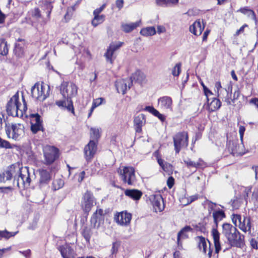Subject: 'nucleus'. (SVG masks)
<instances>
[{"mask_svg": "<svg viewBox=\"0 0 258 258\" xmlns=\"http://www.w3.org/2000/svg\"><path fill=\"white\" fill-rule=\"evenodd\" d=\"M247 217H244L243 219V221H240V223H238L237 225L238 227L243 232H246L247 231L246 226V220H247Z\"/></svg>", "mask_w": 258, "mask_h": 258, "instance_id": "50", "label": "nucleus"}, {"mask_svg": "<svg viewBox=\"0 0 258 258\" xmlns=\"http://www.w3.org/2000/svg\"><path fill=\"white\" fill-rule=\"evenodd\" d=\"M250 243L253 248L257 249V242L254 239H251Z\"/></svg>", "mask_w": 258, "mask_h": 258, "instance_id": "62", "label": "nucleus"}, {"mask_svg": "<svg viewBox=\"0 0 258 258\" xmlns=\"http://www.w3.org/2000/svg\"><path fill=\"white\" fill-rule=\"evenodd\" d=\"M23 105L19 102V94H15L10 99L7 105V112L9 115L13 116H22L27 110L26 102L23 97Z\"/></svg>", "mask_w": 258, "mask_h": 258, "instance_id": "2", "label": "nucleus"}, {"mask_svg": "<svg viewBox=\"0 0 258 258\" xmlns=\"http://www.w3.org/2000/svg\"><path fill=\"white\" fill-rule=\"evenodd\" d=\"M221 105V103L219 99L214 98L212 101L209 104V109L211 111H214L218 109Z\"/></svg>", "mask_w": 258, "mask_h": 258, "instance_id": "34", "label": "nucleus"}, {"mask_svg": "<svg viewBox=\"0 0 258 258\" xmlns=\"http://www.w3.org/2000/svg\"><path fill=\"white\" fill-rule=\"evenodd\" d=\"M24 127L20 123L12 124L11 125L6 123L5 131L8 138L15 141L19 140L24 134Z\"/></svg>", "mask_w": 258, "mask_h": 258, "instance_id": "5", "label": "nucleus"}, {"mask_svg": "<svg viewBox=\"0 0 258 258\" xmlns=\"http://www.w3.org/2000/svg\"><path fill=\"white\" fill-rule=\"evenodd\" d=\"M54 171V170H51L50 171V174H49L48 171H47L46 170H42L40 171V173L42 177H51L52 176H54V174H53Z\"/></svg>", "mask_w": 258, "mask_h": 258, "instance_id": "52", "label": "nucleus"}, {"mask_svg": "<svg viewBox=\"0 0 258 258\" xmlns=\"http://www.w3.org/2000/svg\"><path fill=\"white\" fill-rule=\"evenodd\" d=\"M118 247H119V244L117 242H113L111 250L112 254H115L117 252Z\"/></svg>", "mask_w": 258, "mask_h": 258, "instance_id": "56", "label": "nucleus"}, {"mask_svg": "<svg viewBox=\"0 0 258 258\" xmlns=\"http://www.w3.org/2000/svg\"><path fill=\"white\" fill-rule=\"evenodd\" d=\"M90 222L92 226L95 228H98L101 224L104 222L103 211L102 209H99L94 213L91 217Z\"/></svg>", "mask_w": 258, "mask_h": 258, "instance_id": "15", "label": "nucleus"}, {"mask_svg": "<svg viewBox=\"0 0 258 258\" xmlns=\"http://www.w3.org/2000/svg\"><path fill=\"white\" fill-rule=\"evenodd\" d=\"M245 130V128L244 126H241V125L240 126L239 128V133L240 138L241 140L243 138V136Z\"/></svg>", "mask_w": 258, "mask_h": 258, "instance_id": "63", "label": "nucleus"}, {"mask_svg": "<svg viewBox=\"0 0 258 258\" xmlns=\"http://www.w3.org/2000/svg\"><path fill=\"white\" fill-rule=\"evenodd\" d=\"M158 105L163 110H172V100L169 96H163L158 99Z\"/></svg>", "mask_w": 258, "mask_h": 258, "instance_id": "21", "label": "nucleus"}, {"mask_svg": "<svg viewBox=\"0 0 258 258\" xmlns=\"http://www.w3.org/2000/svg\"><path fill=\"white\" fill-rule=\"evenodd\" d=\"M215 88L216 89V91H217V94H218V96L219 97H221V96H220L221 95H220V93L219 92L220 90L222 88L221 85V83L220 82H217L215 83Z\"/></svg>", "mask_w": 258, "mask_h": 258, "instance_id": "59", "label": "nucleus"}, {"mask_svg": "<svg viewBox=\"0 0 258 258\" xmlns=\"http://www.w3.org/2000/svg\"><path fill=\"white\" fill-rule=\"evenodd\" d=\"M226 147L229 153L234 156L241 155L244 154L240 149V147L238 144L237 141H228Z\"/></svg>", "mask_w": 258, "mask_h": 258, "instance_id": "18", "label": "nucleus"}, {"mask_svg": "<svg viewBox=\"0 0 258 258\" xmlns=\"http://www.w3.org/2000/svg\"><path fill=\"white\" fill-rule=\"evenodd\" d=\"M0 147L5 149H12V146L7 141L5 140L0 137Z\"/></svg>", "mask_w": 258, "mask_h": 258, "instance_id": "47", "label": "nucleus"}, {"mask_svg": "<svg viewBox=\"0 0 258 258\" xmlns=\"http://www.w3.org/2000/svg\"><path fill=\"white\" fill-rule=\"evenodd\" d=\"M145 110L152 113L153 115L157 117L160 120L162 121L165 120V117L153 106H146L145 108Z\"/></svg>", "mask_w": 258, "mask_h": 258, "instance_id": "32", "label": "nucleus"}, {"mask_svg": "<svg viewBox=\"0 0 258 258\" xmlns=\"http://www.w3.org/2000/svg\"><path fill=\"white\" fill-rule=\"evenodd\" d=\"M251 199L254 202L258 201V188L255 187L254 188Z\"/></svg>", "mask_w": 258, "mask_h": 258, "instance_id": "55", "label": "nucleus"}, {"mask_svg": "<svg viewBox=\"0 0 258 258\" xmlns=\"http://www.w3.org/2000/svg\"><path fill=\"white\" fill-rule=\"evenodd\" d=\"M97 151V144L93 140H90L84 148V154L87 161L91 160Z\"/></svg>", "mask_w": 258, "mask_h": 258, "instance_id": "14", "label": "nucleus"}, {"mask_svg": "<svg viewBox=\"0 0 258 258\" xmlns=\"http://www.w3.org/2000/svg\"><path fill=\"white\" fill-rule=\"evenodd\" d=\"M242 220V218L240 215L238 214H233L232 221L234 224L235 227L237 226V223H240V221Z\"/></svg>", "mask_w": 258, "mask_h": 258, "instance_id": "49", "label": "nucleus"}, {"mask_svg": "<svg viewBox=\"0 0 258 258\" xmlns=\"http://www.w3.org/2000/svg\"><path fill=\"white\" fill-rule=\"evenodd\" d=\"M231 202L232 203L231 205L232 208L235 209H238L241 203L240 200L238 199L234 200L233 201H231Z\"/></svg>", "mask_w": 258, "mask_h": 258, "instance_id": "54", "label": "nucleus"}, {"mask_svg": "<svg viewBox=\"0 0 258 258\" xmlns=\"http://www.w3.org/2000/svg\"><path fill=\"white\" fill-rule=\"evenodd\" d=\"M15 54L18 57H21L23 56L24 51L23 49L20 44L16 43L15 48L14 49Z\"/></svg>", "mask_w": 258, "mask_h": 258, "instance_id": "41", "label": "nucleus"}, {"mask_svg": "<svg viewBox=\"0 0 258 258\" xmlns=\"http://www.w3.org/2000/svg\"><path fill=\"white\" fill-rule=\"evenodd\" d=\"M114 51L110 49V48L108 47L107 49L106 52L105 53L104 56H105L107 61H109L110 63H112V57L114 54Z\"/></svg>", "mask_w": 258, "mask_h": 258, "instance_id": "44", "label": "nucleus"}, {"mask_svg": "<svg viewBox=\"0 0 258 258\" xmlns=\"http://www.w3.org/2000/svg\"><path fill=\"white\" fill-rule=\"evenodd\" d=\"M128 79H131L132 84H133V81L142 83L145 79V76L141 72L138 71L134 73L131 78Z\"/></svg>", "mask_w": 258, "mask_h": 258, "instance_id": "31", "label": "nucleus"}, {"mask_svg": "<svg viewBox=\"0 0 258 258\" xmlns=\"http://www.w3.org/2000/svg\"><path fill=\"white\" fill-rule=\"evenodd\" d=\"M92 234V231L90 228L87 226L84 227L82 232V235L88 243L90 242Z\"/></svg>", "mask_w": 258, "mask_h": 258, "instance_id": "37", "label": "nucleus"}, {"mask_svg": "<svg viewBox=\"0 0 258 258\" xmlns=\"http://www.w3.org/2000/svg\"><path fill=\"white\" fill-rule=\"evenodd\" d=\"M141 23V20L131 23H122L121 24V29L125 33H130L139 27Z\"/></svg>", "mask_w": 258, "mask_h": 258, "instance_id": "25", "label": "nucleus"}, {"mask_svg": "<svg viewBox=\"0 0 258 258\" xmlns=\"http://www.w3.org/2000/svg\"><path fill=\"white\" fill-rule=\"evenodd\" d=\"M103 100V99L102 98H98L95 100H94L92 105L94 106V107H96L100 105Z\"/></svg>", "mask_w": 258, "mask_h": 258, "instance_id": "58", "label": "nucleus"}, {"mask_svg": "<svg viewBox=\"0 0 258 258\" xmlns=\"http://www.w3.org/2000/svg\"><path fill=\"white\" fill-rule=\"evenodd\" d=\"M184 162L189 168H203L205 166V163L200 159L197 162H194L190 159L187 158L184 160Z\"/></svg>", "mask_w": 258, "mask_h": 258, "instance_id": "28", "label": "nucleus"}, {"mask_svg": "<svg viewBox=\"0 0 258 258\" xmlns=\"http://www.w3.org/2000/svg\"><path fill=\"white\" fill-rule=\"evenodd\" d=\"M174 184V178H167V185L168 187L170 189Z\"/></svg>", "mask_w": 258, "mask_h": 258, "instance_id": "60", "label": "nucleus"}, {"mask_svg": "<svg viewBox=\"0 0 258 258\" xmlns=\"http://www.w3.org/2000/svg\"><path fill=\"white\" fill-rule=\"evenodd\" d=\"M205 26L202 25L200 20L196 21L189 27V31L195 35H200L204 29Z\"/></svg>", "mask_w": 258, "mask_h": 258, "instance_id": "24", "label": "nucleus"}, {"mask_svg": "<svg viewBox=\"0 0 258 258\" xmlns=\"http://www.w3.org/2000/svg\"><path fill=\"white\" fill-rule=\"evenodd\" d=\"M123 43L121 42H118L116 43H111L109 47L114 52L121 46Z\"/></svg>", "mask_w": 258, "mask_h": 258, "instance_id": "51", "label": "nucleus"}, {"mask_svg": "<svg viewBox=\"0 0 258 258\" xmlns=\"http://www.w3.org/2000/svg\"><path fill=\"white\" fill-rule=\"evenodd\" d=\"M196 240L198 242V247L199 249L201 250H202L204 253L206 254L207 253V240L208 241L209 244V247L208 249V255L210 258L212 256V250L211 248V243L208 240L206 239L204 237L202 236H198L196 237Z\"/></svg>", "mask_w": 258, "mask_h": 258, "instance_id": "17", "label": "nucleus"}, {"mask_svg": "<svg viewBox=\"0 0 258 258\" xmlns=\"http://www.w3.org/2000/svg\"><path fill=\"white\" fill-rule=\"evenodd\" d=\"M124 194L135 201L140 200L142 196V191L136 189H126Z\"/></svg>", "mask_w": 258, "mask_h": 258, "instance_id": "26", "label": "nucleus"}, {"mask_svg": "<svg viewBox=\"0 0 258 258\" xmlns=\"http://www.w3.org/2000/svg\"><path fill=\"white\" fill-rule=\"evenodd\" d=\"M52 8L53 6L51 3L45 0L43 2V5L42 6L43 14H41L40 10L38 8H35L32 11V16L37 19L43 18V23L45 24L49 20Z\"/></svg>", "mask_w": 258, "mask_h": 258, "instance_id": "4", "label": "nucleus"}, {"mask_svg": "<svg viewBox=\"0 0 258 258\" xmlns=\"http://www.w3.org/2000/svg\"><path fill=\"white\" fill-rule=\"evenodd\" d=\"M131 79L128 78L117 80L115 83L116 90L118 93L124 94L132 86Z\"/></svg>", "mask_w": 258, "mask_h": 258, "instance_id": "13", "label": "nucleus"}, {"mask_svg": "<svg viewBox=\"0 0 258 258\" xmlns=\"http://www.w3.org/2000/svg\"><path fill=\"white\" fill-rule=\"evenodd\" d=\"M213 217L214 223L216 225V228L212 229V235L214 240L215 251L216 253L218 254L221 250V247L220 242V233L217 230V228L218 227V222L225 217V214L223 211L219 210L213 213Z\"/></svg>", "mask_w": 258, "mask_h": 258, "instance_id": "3", "label": "nucleus"}, {"mask_svg": "<svg viewBox=\"0 0 258 258\" xmlns=\"http://www.w3.org/2000/svg\"><path fill=\"white\" fill-rule=\"evenodd\" d=\"M123 0H116L115 2L116 6L119 10H120L123 7Z\"/></svg>", "mask_w": 258, "mask_h": 258, "instance_id": "61", "label": "nucleus"}, {"mask_svg": "<svg viewBox=\"0 0 258 258\" xmlns=\"http://www.w3.org/2000/svg\"><path fill=\"white\" fill-rule=\"evenodd\" d=\"M63 100L56 101L55 104L59 107L64 109H67L69 111L74 113V109L73 104V101L69 98H63Z\"/></svg>", "mask_w": 258, "mask_h": 258, "instance_id": "22", "label": "nucleus"}, {"mask_svg": "<svg viewBox=\"0 0 258 258\" xmlns=\"http://www.w3.org/2000/svg\"><path fill=\"white\" fill-rule=\"evenodd\" d=\"M94 18L92 20V24L94 27H96L102 23L105 20V16L104 15H94Z\"/></svg>", "mask_w": 258, "mask_h": 258, "instance_id": "36", "label": "nucleus"}, {"mask_svg": "<svg viewBox=\"0 0 258 258\" xmlns=\"http://www.w3.org/2000/svg\"><path fill=\"white\" fill-rule=\"evenodd\" d=\"M132 217V214L125 211L116 213L114 219L118 225L127 226L130 224Z\"/></svg>", "mask_w": 258, "mask_h": 258, "instance_id": "11", "label": "nucleus"}, {"mask_svg": "<svg viewBox=\"0 0 258 258\" xmlns=\"http://www.w3.org/2000/svg\"><path fill=\"white\" fill-rule=\"evenodd\" d=\"M78 88L72 82L63 81L60 86V92L63 98L71 99L77 94Z\"/></svg>", "mask_w": 258, "mask_h": 258, "instance_id": "6", "label": "nucleus"}, {"mask_svg": "<svg viewBox=\"0 0 258 258\" xmlns=\"http://www.w3.org/2000/svg\"><path fill=\"white\" fill-rule=\"evenodd\" d=\"M192 230V228L190 226L186 225L182 228L178 233H180L181 232V233L180 235V238H187L188 237V235L186 234L187 232H190Z\"/></svg>", "mask_w": 258, "mask_h": 258, "instance_id": "40", "label": "nucleus"}, {"mask_svg": "<svg viewBox=\"0 0 258 258\" xmlns=\"http://www.w3.org/2000/svg\"><path fill=\"white\" fill-rule=\"evenodd\" d=\"M198 199V195H193L189 197L187 204H190Z\"/></svg>", "mask_w": 258, "mask_h": 258, "instance_id": "64", "label": "nucleus"}, {"mask_svg": "<svg viewBox=\"0 0 258 258\" xmlns=\"http://www.w3.org/2000/svg\"><path fill=\"white\" fill-rule=\"evenodd\" d=\"M58 250L63 258H76L77 255L74 249L68 244L59 246Z\"/></svg>", "mask_w": 258, "mask_h": 258, "instance_id": "16", "label": "nucleus"}, {"mask_svg": "<svg viewBox=\"0 0 258 258\" xmlns=\"http://www.w3.org/2000/svg\"><path fill=\"white\" fill-rule=\"evenodd\" d=\"M157 161L162 169L166 172L168 175L172 173L173 168L171 164L165 162L161 158H158Z\"/></svg>", "mask_w": 258, "mask_h": 258, "instance_id": "27", "label": "nucleus"}, {"mask_svg": "<svg viewBox=\"0 0 258 258\" xmlns=\"http://www.w3.org/2000/svg\"><path fill=\"white\" fill-rule=\"evenodd\" d=\"M90 136L92 139L97 140L100 137L99 129L93 127L91 128Z\"/></svg>", "mask_w": 258, "mask_h": 258, "instance_id": "43", "label": "nucleus"}, {"mask_svg": "<svg viewBox=\"0 0 258 258\" xmlns=\"http://www.w3.org/2000/svg\"><path fill=\"white\" fill-rule=\"evenodd\" d=\"M46 164H52L58 157V149L55 147L47 146L44 150Z\"/></svg>", "mask_w": 258, "mask_h": 258, "instance_id": "9", "label": "nucleus"}, {"mask_svg": "<svg viewBox=\"0 0 258 258\" xmlns=\"http://www.w3.org/2000/svg\"><path fill=\"white\" fill-rule=\"evenodd\" d=\"M152 205L156 212H162L164 209V204L162 196L161 195L154 196Z\"/></svg>", "mask_w": 258, "mask_h": 258, "instance_id": "23", "label": "nucleus"}, {"mask_svg": "<svg viewBox=\"0 0 258 258\" xmlns=\"http://www.w3.org/2000/svg\"><path fill=\"white\" fill-rule=\"evenodd\" d=\"M237 12H240L242 14L246 15L248 18L253 20L255 21V22H256L257 19L254 12L253 10L248 9V7H245L241 8L239 9Z\"/></svg>", "mask_w": 258, "mask_h": 258, "instance_id": "30", "label": "nucleus"}, {"mask_svg": "<svg viewBox=\"0 0 258 258\" xmlns=\"http://www.w3.org/2000/svg\"><path fill=\"white\" fill-rule=\"evenodd\" d=\"M64 181L61 178H54L52 182V188L54 190H58L64 185Z\"/></svg>", "mask_w": 258, "mask_h": 258, "instance_id": "39", "label": "nucleus"}, {"mask_svg": "<svg viewBox=\"0 0 258 258\" xmlns=\"http://www.w3.org/2000/svg\"><path fill=\"white\" fill-rule=\"evenodd\" d=\"M83 200L84 202H93L92 194L87 191L84 196Z\"/></svg>", "mask_w": 258, "mask_h": 258, "instance_id": "53", "label": "nucleus"}, {"mask_svg": "<svg viewBox=\"0 0 258 258\" xmlns=\"http://www.w3.org/2000/svg\"><path fill=\"white\" fill-rule=\"evenodd\" d=\"M45 88L42 83H36L31 90L32 97L41 101H44L48 96L47 92H45Z\"/></svg>", "mask_w": 258, "mask_h": 258, "instance_id": "8", "label": "nucleus"}, {"mask_svg": "<svg viewBox=\"0 0 258 258\" xmlns=\"http://www.w3.org/2000/svg\"><path fill=\"white\" fill-rule=\"evenodd\" d=\"M140 33L144 36H152L156 34V30L154 27H148L142 29Z\"/></svg>", "mask_w": 258, "mask_h": 258, "instance_id": "35", "label": "nucleus"}, {"mask_svg": "<svg viewBox=\"0 0 258 258\" xmlns=\"http://www.w3.org/2000/svg\"><path fill=\"white\" fill-rule=\"evenodd\" d=\"M8 51L7 42L4 38L0 39V54L4 56L7 55Z\"/></svg>", "mask_w": 258, "mask_h": 258, "instance_id": "33", "label": "nucleus"}, {"mask_svg": "<svg viewBox=\"0 0 258 258\" xmlns=\"http://www.w3.org/2000/svg\"><path fill=\"white\" fill-rule=\"evenodd\" d=\"M31 120V130L33 134H36L39 131H43L41 116L38 113L31 114L30 115Z\"/></svg>", "mask_w": 258, "mask_h": 258, "instance_id": "12", "label": "nucleus"}, {"mask_svg": "<svg viewBox=\"0 0 258 258\" xmlns=\"http://www.w3.org/2000/svg\"><path fill=\"white\" fill-rule=\"evenodd\" d=\"M93 202H84L82 204V208L85 213H88L93 206Z\"/></svg>", "mask_w": 258, "mask_h": 258, "instance_id": "42", "label": "nucleus"}, {"mask_svg": "<svg viewBox=\"0 0 258 258\" xmlns=\"http://www.w3.org/2000/svg\"><path fill=\"white\" fill-rule=\"evenodd\" d=\"M118 172L123 177H132L135 176V169L132 167H123L122 169L119 168Z\"/></svg>", "mask_w": 258, "mask_h": 258, "instance_id": "29", "label": "nucleus"}, {"mask_svg": "<svg viewBox=\"0 0 258 258\" xmlns=\"http://www.w3.org/2000/svg\"><path fill=\"white\" fill-rule=\"evenodd\" d=\"M179 0H156V3L158 5L162 4H176Z\"/></svg>", "mask_w": 258, "mask_h": 258, "instance_id": "48", "label": "nucleus"}, {"mask_svg": "<svg viewBox=\"0 0 258 258\" xmlns=\"http://www.w3.org/2000/svg\"><path fill=\"white\" fill-rule=\"evenodd\" d=\"M222 233L230 247H241L244 245V236L231 224L225 223L222 225Z\"/></svg>", "mask_w": 258, "mask_h": 258, "instance_id": "1", "label": "nucleus"}, {"mask_svg": "<svg viewBox=\"0 0 258 258\" xmlns=\"http://www.w3.org/2000/svg\"><path fill=\"white\" fill-rule=\"evenodd\" d=\"M106 4L102 5L99 8L95 9L93 12V15H100V14L104 9Z\"/></svg>", "mask_w": 258, "mask_h": 258, "instance_id": "57", "label": "nucleus"}, {"mask_svg": "<svg viewBox=\"0 0 258 258\" xmlns=\"http://www.w3.org/2000/svg\"><path fill=\"white\" fill-rule=\"evenodd\" d=\"M18 232V231L10 232L6 230H0V240L3 238L7 240L10 237L15 236Z\"/></svg>", "mask_w": 258, "mask_h": 258, "instance_id": "38", "label": "nucleus"}, {"mask_svg": "<svg viewBox=\"0 0 258 258\" xmlns=\"http://www.w3.org/2000/svg\"><path fill=\"white\" fill-rule=\"evenodd\" d=\"M244 188V189L242 193V197H243L244 200H245V201L247 203V200L249 198L248 195H249V193H250L251 192L252 187L251 186H247V187H245Z\"/></svg>", "mask_w": 258, "mask_h": 258, "instance_id": "45", "label": "nucleus"}, {"mask_svg": "<svg viewBox=\"0 0 258 258\" xmlns=\"http://www.w3.org/2000/svg\"><path fill=\"white\" fill-rule=\"evenodd\" d=\"M23 170L27 171V169L11 165L3 173V177H24L25 175L22 173Z\"/></svg>", "mask_w": 258, "mask_h": 258, "instance_id": "10", "label": "nucleus"}, {"mask_svg": "<svg viewBox=\"0 0 258 258\" xmlns=\"http://www.w3.org/2000/svg\"><path fill=\"white\" fill-rule=\"evenodd\" d=\"M146 122V118L143 114H140L136 116L134 120V125L136 133L141 134L142 132V126Z\"/></svg>", "mask_w": 258, "mask_h": 258, "instance_id": "20", "label": "nucleus"}, {"mask_svg": "<svg viewBox=\"0 0 258 258\" xmlns=\"http://www.w3.org/2000/svg\"><path fill=\"white\" fill-rule=\"evenodd\" d=\"M12 179L14 184L16 183L20 189L29 188L31 182V178H6L7 181H11Z\"/></svg>", "mask_w": 258, "mask_h": 258, "instance_id": "19", "label": "nucleus"}, {"mask_svg": "<svg viewBox=\"0 0 258 258\" xmlns=\"http://www.w3.org/2000/svg\"><path fill=\"white\" fill-rule=\"evenodd\" d=\"M174 146L176 153L178 154L181 149L188 146V135L186 132L177 133L173 137Z\"/></svg>", "mask_w": 258, "mask_h": 258, "instance_id": "7", "label": "nucleus"}, {"mask_svg": "<svg viewBox=\"0 0 258 258\" xmlns=\"http://www.w3.org/2000/svg\"><path fill=\"white\" fill-rule=\"evenodd\" d=\"M181 63H177L172 70V74L174 76H178L181 72Z\"/></svg>", "mask_w": 258, "mask_h": 258, "instance_id": "46", "label": "nucleus"}]
</instances>
